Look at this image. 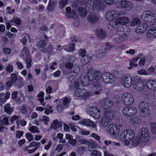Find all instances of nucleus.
<instances>
[{
	"mask_svg": "<svg viewBox=\"0 0 156 156\" xmlns=\"http://www.w3.org/2000/svg\"><path fill=\"white\" fill-rule=\"evenodd\" d=\"M119 24L117 28L116 34L114 37V41L118 43H121L127 40L130 32V28L125 24L129 23V19L126 16L118 17L116 19Z\"/></svg>",
	"mask_w": 156,
	"mask_h": 156,
	"instance_id": "f257e3e1",
	"label": "nucleus"
},
{
	"mask_svg": "<svg viewBox=\"0 0 156 156\" xmlns=\"http://www.w3.org/2000/svg\"><path fill=\"white\" fill-rule=\"evenodd\" d=\"M101 75V73L99 71H89L87 74L81 76L80 80L83 84L86 82L88 83L89 81H91L93 89L95 91H98L97 78H100Z\"/></svg>",
	"mask_w": 156,
	"mask_h": 156,
	"instance_id": "f03ea898",
	"label": "nucleus"
},
{
	"mask_svg": "<svg viewBox=\"0 0 156 156\" xmlns=\"http://www.w3.org/2000/svg\"><path fill=\"white\" fill-rule=\"evenodd\" d=\"M97 78V84L98 91H94V94L96 95H98L100 94V92L102 91V87L101 85L100 80L101 79H102L103 81L106 83H112L114 82V78L112 74H109L108 73L106 72L102 74L101 73V75L100 78Z\"/></svg>",
	"mask_w": 156,
	"mask_h": 156,
	"instance_id": "7ed1b4c3",
	"label": "nucleus"
},
{
	"mask_svg": "<svg viewBox=\"0 0 156 156\" xmlns=\"http://www.w3.org/2000/svg\"><path fill=\"white\" fill-rule=\"evenodd\" d=\"M137 136L138 139L141 142L146 143L149 141V131L147 128L140 129L138 131Z\"/></svg>",
	"mask_w": 156,
	"mask_h": 156,
	"instance_id": "20e7f679",
	"label": "nucleus"
},
{
	"mask_svg": "<svg viewBox=\"0 0 156 156\" xmlns=\"http://www.w3.org/2000/svg\"><path fill=\"white\" fill-rule=\"evenodd\" d=\"M21 52L23 58L26 61L27 68H30L31 66V58L28 49L26 47H24L22 50Z\"/></svg>",
	"mask_w": 156,
	"mask_h": 156,
	"instance_id": "39448f33",
	"label": "nucleus"
},
{
	"mask_svg": "<svg viewBox=\"0 0 156 156\" xmlns=\"http://www.w3.org/2000/svg\"><path fill=\"white\" fill-rule=\"evenodd\" d=\"M120 13L116 10H109L106 13L105 18L108 21H112L120 15Z\"/></svg>",
	"mask_w": 156,
	"mask_h": 156,
	"instance_id": "423d86ee",
	"label": "nucleus"
},
{
	"mask_svg": "<svg viewBox=\"0 0 156 156\" xmlns=\"http://www.w3.org/2000/svg\"><path fill=\"white\" fill-rule=\"evenodd\" d=\"M74 95L77 97H81L82 98L86 100L90 96L89 93L84 88H80L75 91Z\"/></svg>",
	"mask_w": 156,
	"mask_h": 156,
	"instance_id": "0eeeda50",
	"label": "nucleus"
},
{
	"mask_svg": "<svg viewBox=\"0 0 156 156\" xmlns=\"http://www.w3.org/2000/svg\"><path fill=\"white\" fill-rule=\"evenodd\" d=\"M155 17L154 15L149 11L143 12L142 15V19L145 22L150 23L153 22Z\"/></svg>",
	"mask_w": 156,
	"mask_h": 156,
	"instance_id": "6e6552de",
	"label": "nucleus"
},
{
	"mask_svg": "<svg viewBox=\"0 0 156 156\" xmlns=\"http://www.w3.org/2000/svg\"><path fill=\"white\" fill-rule=\"evenodd\" d=\"M122 98L124 104L126 105H131L134 102V98L133 95L129 93H124Z\"/></svg>",
	"mask_w": 156,
	"mask_h": 156,
	"instance_id": "1a4fd4ad",
	"label": "nucleus"
},
{
	"mask_svg": "<svg viewBox=\"0 0 156 156\" xmlns=\"http://www.w3.org/2000/svg\"><path fill=\"white\" fill-rule=\"evenodd\" d=\"M123 113L127 116L133 115L137 112L136 109L133 107H126L124 108L122 110Z\"/></svg>",
	"mask_w": 156,
	"mask_h": 156,
	"instance_id": "9d476101",
	"label": "nucleus"
},
{
	"mask_svg": "<svg viewBox=\"0 0 156 156\" xmlns=\"http://www.w3.org/2000/svg\"><path fill=\"white\" fill-rule=\"evenodd\" d=\"M132 82L131 77L128 74L123 76L121 80V83L123 86L127 88L131 86Z\"/></svg>",
	"mask_w": 156,
	"mask_h": 156,
	"instance_id": "9b49d317",
	"label": "nucleus"
},
{
	"mask_svg": "<svg viewBox=\"0 0 156 156\" xmlns=\"http://www.w3.org/2000/svg\"><path fill=\"white\" fill-rule=\"evenodd\" d=\"M120 8L124 9L127 11L131 10L133 7L132 3L126 0H121L119 2Z\"/></svg>",
	"mask_w": 156,
	"mask_h": 156,
	"instance_id": "f8f14e48",
	"label": "nucleus"
},
{
	"mask_svg": "<svg viewBox=\"0 0 156 156\" xmlns=\"http://www.w3.org/2000/svg\"><path fill=\"white\" fill-rule=\"evenodd\" d=\"M80 123L82 125L88 127H91L95 130H97V122H94L90 119H83L80 121Z\"/></svg>",
	"mask_w": 156,
	"mask_h": 156,
	"instance_id": "ddd939ff",
	"label": "nucleus"
},
{
	"mask_svg": "<svg viewBox=\"0 0 156 156\" xmlns=\"http://www.w3.org/2000/svg\"><path fill=\"white\" fill-rule=\"evenodd\" d=\"M133 84L134 88L137 91L142 90L144 88V84L140 79H136L133 82Z\"/></svg>",
	"mask_w": 156,
	"mask_h": 156,
	"instance_id": "4468645a",
	"label": "nucleus"
},
{
	"mask_svg": "<svg viewBox=\"0 0 156 156\" xmlns=\"http://www.w3.org/2000/svg\"><path fill=\"white\" fill-rule=\"evenodd\" d=\"M109 133L112 135H116L119 132V127L116 125L112 124L109 126L107 128Z\"/></svg>",
	"mask_w": 156,
	"mask_h": 156,
	"instance_id": "2eb2a0df",
	"label": "nucleus"
},
{
	"mask_svg": "<svg viewBox=\"0 0 156 156\" xmlns=\"http://www.w3.org/2000/svg\"><path fill=\"white\" fill-rule=\"evenodd\" d=\"M88 113L94 118H98L100 116V110L95 107H90L88 111Z\"/></svg>",
	"mask_w": 156,
	"mask_h": 156,
	"instance_id": "dca6fc26",
	"label": "nucleus"
},
{
	"mask_svg": "<svg viewBox=\"0 0 156 156\" xmlns=\"http://www.w3.org/2000/svg\"><path fill=\"white\" fill-rule=\"evenodd\" d=\"M69 103V99L67 98H64L62 101V104H58L57 106V109L58 112H61L64 109L67 108Z\"/></svg>",
	"mask_w": 156,
	"mask_h": 156,
	"instance_id": "f3484780",
	"label": "nucleus"
},
{
	"mask_svg": "<svg viewBox=\"0 0 156 156\" xmlns=\"http://www.w3.org/2000/svg\"><path fill=\"white\" fill-rule=\"evenodd\" d=\"M146 86L147 88L151 90H156V80H151L146 82Z\"/></svg>",
	"mask_w": 156,
	"mask_h": 156,
	"instance_id": "a211bd4d",
	"label": "nucleus"
},
{
	"mask_svg": "<svg viewBox=\"0 0 156 156\" xmlns=\"http://www.w3.org/2000/svg\"><path fill=\"white\" fill-rule=\"evenodd\" d=\"M96 56L97 58H100L104 56L107 53V48H100L96 52Z\"/></svg>",
	"mask_w": 156,
	"mask_h": 156,
	"instance_id": "6ab92c4d",
	"label": "nucleus"
},
{
	"mask_svg": "<svg viewBox=\"0 0 156 156\" xmlns=\"http://www.w3.org/2000/svg\"><path fill=\"white\" fill-rule=\"evenodd\" d=\"M147 39L152 41L156 37V30L151 29L148 30L147 33Z\"/></svg>",
	"mask_w": 156,
	"mask_h": 156,
	"instance_id": "aec40b11",
	"label": "nucleus"
},
{
	"mask_svg": "<svg viewBox=\"0 0 156 156\" xmlns=\"http://www.w3.org/2000/svg\"><path fill=\"white\" fill-rule=\"evenodd\" d=\"M115 116V112L112 110L106 111L105 112L104 116L105 117L111 121L114 119Z\"/></svg>",
	"mask_w": 156,
	"mask_h": 156,
	"instance_id": "412c9836",
	"label": "nucleus"
},
{
	"mask_svg": "<svg viewBox=\"0 0 156 156\" xmlns=\"http://www.w3.org/2000/svg\"><path fill=\"white\" fill-rule=\"evenodd\" d=\"M95 3L96 0H88L86 4V8L92 10H94L96 8Z\"/></svg>",
	"mask_w": 156,
	"mask_h": 156,
	"instance_id": "4be33fe9",
	"label": "nucleus"
},
{
	"mask_svg": "<svg viewBox=\"0 0 156 156\" xmlns=\"http://www.w3.org/2000/svg\"><path fill=\"white\" fill-rule=\"evenodd\" d=\"M96 33L97 37L100 39H104L106 36L105 31L102 29L97 30Z\"/></svg>",
	"mask_w": 156,
	"mask_h": 156,
	"instance_id": "5701e85b",
	"label": "nucleus"
},
{
	"mask_svg": "<svg viewBox=\"0 0 156 156\" xmlns=\"http://www.w3.org/2000/svg\"><path fill=\"white\" fill-rule=\"evenodd\" d=\"M113 104V101L108 98L105 99L102 101V106L105 109L110 108L112 106Z\"/></svg>",
	"mask_w": 156,
	"mask_h": 156,
	"instance_id": "b1692460",
	"label": "nucleus"
},
{
	"mask_svg": "<svg viewBox=\"0 0 156 156\" xmlns=\"http://www.w3.org/2000/svg\"><path fill=\"white\" fill-rule=\"evenodd\" d=\"M147 29V25L146 23H142L137 27L135 31L136 33L141 34L144 32Z\"/></svg>",
	"mask_w": 156,
	"mask_h": 156,
	"instance_id": "393cba45",
	"label": "nucleus"
},
{
	"mask_svg": "<svg viewBox=\"0 0 156 156\" xmlns=\"http://www.w3.org/2000/svg\"><path fill=\"white\" fill-rule=\"evenodd\" d=\"M99 18V16L98 15L91 14L88 16L87 20L89 22L94 23L98 20Z\"/></svg>",
	"mask_w": 156,
	"mask_h": 156,
	"instance_id": "a878e982",
	"label": "nucleus"
},
{
	"mask_svg": "<svg viewBox=\"0 0 156 156\" xmlns=\"http://www.w3.org/2000/svg\"><path fill=\"white\" fill-rule=\"evenodd\" d=\"M96 8L99 11H102L105 7L103 2L101 0H96Z\"/></svg>",
	"mask_w": 156,
	"mask_h": 156,
	"instance_id": "bb28decb",
	"label": "nucleus"
},
{
	"mask_svg": "<svg viewBox=\"0 0 156 156\" xmlns=\"http://www.w3.org/2000/svg\"><path fill=\"white\" fill-rule=\"evenodd\" d=\"M150 104L147 101H143L140 102L138 107L140 110L149 109Z\"/></svg>",
	"mask_w": 156,
	"mask_h": 156,
	"instance_id": "cd10ccee",
	"label": "nucleus"
},
{
	"mask_svg": "<svg viewBox=\"0 0 156 156\" xmlns=\"http://www.w3.org/2000/svg\"><path fill=\"white\" fill-rule=\"evenodd\" d=\"M151 114V111L149 109H145L140 110L139 114L142 117H146L149 116Z\"/></svg>",
	"mask_w": 156,
	"mask_h": 156,
	"instance_id": "c85d7f7f",
	"label": "nucleus"
},
{
	"mask_svg": "<svg viewBox=\"0 0 156 156\" xmlns=\"http://www.w3.org/2000/svg\"><path fill=\"white\" fill-rule=\"evenodd\" d=\"M109 21L107 25L108 27L109 30H114L116 27H118L119 25L118 23H117L116 20L114 22L112 21Z\"/></svg>",
	"mask_w": 156,
	"mask_h": 156,
	"instance_id": "c756f323",
	"label": "nucleus"
},
{
	"mask_svg": "<svg viewBox=\"0 0 156 156\" xmlns=\"http://www.w3.org/2000/svg\"><path fill=\"white\" fill-rule=\"evenodd\" d=\"M66 16L68 18H72L73 19H76L77 18V15L76 13V11L73 10L69 12H67L66 14Z\"/></svg>",
	"mask_w": 156,
	"mask_h": 156,
	"instance_id": "7c9ffc66",
	"label": "nucleus"
},
{
	"mask_svg": "<svg viewBox=\"0 0 156 156\" xmlns=\"http://www.w3.org/2000/svg\"><path fill=\"white\" fill-rule=\"evenodd\" d=\"M82 57V58L81 59V62L83 66H85L87 64L92 58L91 56L87 55Z\"/></svg>",
	"mask_w": 156,
	"mask_h": 156,
	"instance_id": "2f4dec72",
	"label": "nucleus"
},
{
	"mask_svg": "<svg viewBox=\"0 0 156 156\" xmlns=\"http://www.w3.org/2000/svg\"><path fill=\"white\" fill-rule=\"evenodd\" d=\"M79 14L82 17H85L87 16V12L86 9L82 7H79L78 9Z\"/></svg>",
	"mask_w": 156,
	"mask_h": 156,
	"instance_id": "473e14b6",
	"label": "nucleus"
},
{
	"mask_svg": "<svg viewBox=\"0 0 156 156\" xmlns=\"http://www.w3.org/2000/svg\"><path fill=\"white\" fill-rule=\"evenodd\" d=\"M110 121L109 119L104 116L101 120L100 124L102 127H105L109 124Z\"/></svg>",
	"mask_w": 156,
	"mask_h": 156,
	"instance_id": "72a5a7b5",
	"label": "nucleus"
},
{
	"mask_svg": "<svg viewBox=\"0 0 156 156\" xmlns=\"http://www.w3.org/2000/svg\"><path fill=\"white\" fill-rule=\"evenodd\" d=\"M4 109L5 112L8 114H10L13 111L14 108H11L10 105L9 104H7L4 106Z\"/></svg>",
	"mask_w": 156,
	"mask_h": 156,
	"instance_id": "f704fd0d",
	"label": "nucleus"
},
{
	"mask_svg": "<svg viewBox=\"0 0 156 156\" xmlns=\"http://www.w3.org/2000/svg\"><path fill=\"white\" fill-rule=\"evenodd\" d=\"M79 83L78 82L72 80L69 85V87L71 90L74 89L78 88Z\"/></svg>",
	"mask_w": 156,
	"mask_h": 156,
	"instance_id": "c9c22d12",
	"label": "nucleus"
},
{
	"mask_svg": "<svg viewBox=\"0 0 156 156\" xmlns=\"http://www.w3.org/2000/svg\"><path fill=\"white\" fill-rule=\"evenodd\" d=\"M58 123V121L57 119L55 120L51 123V128L55 129H56L58 127H60L62 125L60 123Z\"/></svg>",
	"mask_w": 156,
	"mask_h": 156,
	"instance_id": "e433bc0d",
	"label": "nucleus"
},
{
	"mask_svg": "<svg viewBox=\"0 0 156 156\" xmlns=\"http://www.w3.org/2000/svg\"><path fill=\"white\" fill-rule=\"evenodd\" d=\"M44 95V92L42 91H41L39 94L37 95V97L38 98H39L37 99V100L39 101H40L41 103L43 105H45V103L43 102V101L44 100V98H43Z\"/></svg>",
	"mask_w": 156,
	"mask_h": 156,
	"instance_id": "4c0bfd02",
	"label": "nucleus"
},
{
	"mask_svg": "<svg viewBox=\"0 0 156 156\" xmlns=\"http://www.w3.org/2000/svg\"><path fill=\"white\" fill-rule=\"evenodd\" d=\"M126 130L122 132L120 135V138L121 140L125 141V140H128L127 138L128 136L127 135Z\"/></svg>",
	"mask_w": 156,
	"mask_h": 156,
	"instance_id": "58836bf2",
	"label": "nucleus"
},
{
	"mask_svg": "<svg viewBox=\"0 0 156 156\" xmlns=\"http://www.w3.org/2000/svg\"><path fill=\"white\" fill-rule=\"evenodd\" d=\"M75 44L74 43H72L71 44L69 45V46H66L65 49L66 51L70 52L75 49Z\"/></svg>",
	"mask_w": 156,
	"mask_h": 156,
	"instance_id": "ea45409f",
	"label": "nucleus"
},
{
	"mask_svg": "<svg viewBox=\"0 0 156 156\" xmlns=\"http://www.w3.org/2000/svg\"><path fill=\"white\" fill-rule=\"evenodd\" d=\"M127 133V135L128 136L127 138L128 140H131L132 139L135 135L134 132L131 129L126 130Z\"/></svg>",
	"mask_w": 156,
	"mask_h": 156,
	"instance_id": "a19ab883",
	"label": "nucleus"
},
{
	"mask_svg": "<svg viewBox=\"0 0 156 156\" xmlns=\"http://www.w3.org/2000/svg\"><path fill=\"white\" fill-rule=\"evenodd\" d=\"M46 41L43 40H41L37 44V46L38 48H43L46 46Z\"/></svg>",
	"mask_w": 156,
	"mask_h": 156,
	"instance_id": "79ce46f5",
	"label": "nucleus"
},
{
	"mask_svg": "<svg viewBox=\"0 0 156 156\" xmlns=\"http://www.w3.org/2000/svg\"><path fill=\"white\" fill-rule=\"evenodd\" d=\"M68 3V0H62L59 3V7L61 8H62L66 5Z\"/></svg>",
	"mask_w": 156,
	"mask_h": 156,
	"instance_id": "37998d69",
	"label": "nucleus"
},
{
	"mask_svg": "<svg viewBox=\"0 0 156 156\" xmlns=\"http://www.w3.org/2000/svg\"><path fill=\"white\" fill-rule=\"evenodd\" d=\"M29 129L31 132L33 133H39L40 132L37 126H32L30 127L29 128Z\"/></svg>",
	"mask_w": 156,
	"mask_h": 156,
	"instance_id": "c03bdc74",
	"label": "nucleus"
},
{
	"mask_svg": "<svg viewBox=\"0 0 156 156\" xmlns=\"http://www.w3.org/2000/svg\"><path fill=\"white\" fill-rule=\"evenodd\" d=\"M140 23V21L138 19L135 18L133 19L130 23V25L133 26H134L139 23Z\"/></svg>",
	"mask_w": 156,
	"mask_h": 156,
	"instance_id": "a18cd8bd",
	"label": "nucleus"
},
{
	"mask_svg": "<svg viewBox=\"0 0 156 156\" xmlns=\"http://www.w3.org/2000/svg\"><path fill=\"white\" fill-rule=\"evenodd\" d=\"M1 123L3 124V125L8 126L9 124L8 118L7 117H4L2 120L0 119Z\"/></svg>",
	"mask_w": 156,
	"mask_h": 156,
	"instance_id": "49530a36",
	"label": "nucleus"
},
{
	"mask_svg": "<svg viewBox=\"0 0 156 156\" xmlns=\"http://www.w3.org/2000/svg\"><path fill=\"white\" fill-rule=\"evenodd\" d=\"M132 142L134 145H137L138 144H142L144 143L143 142H141L138 138V136L136 138L132 139Z\"/></svg>",
	"mask_w": 156,
	"mask_h": 156,
	"instance_id": "de8ad7c7",
	"label": "nucleus"
},
{
	"mask_svg": "<svg viewBox=\"0 0 156 156\" xmlns=\"http://www.w3.org/2000/svg\"><path fill=\"white\" fill-rule=\"evenodd\" d=\"M56 4H53L49 3L47 9L48 11H52L54 9L55 6Z\"/></svg>",
	"mask_w": 156,
	"mask_h": 156,
	"instance_id": "09e8293b",
	"label": "nucleus"
},
{
	"mask_svg": "<svg viewBox=\"0 0 156 156\" xmlns=\"http://www.w3.org/2000/svg\"><path fill=\"white\" fill-rule=\"evenodd\" d=\"M90 156H101V153L99 151L95 150L91 153Z\"/></svg>",
	"mask_w": 156,
	"mask_h": 156,
	"instance_id": "8fccbe9b",
	"label": "nucleus"
},
{
	"mask_svg": "<svg viewBox=\"0 0 156 156\" xmlns=\"http://www.w3.org/2000/svg\"><path fill=\"white\" fill-rule=\"evenodd\" d=\"M80 70V67L77 65H74L73 66V72L75 73H79Z\"/></svg>",
	"mask_w": 156,
	"mask_h": 156,
	"instance_id": "3c124183",
	"label": "nucleus"
},
{
	"mask_svg": "<svg viewBox=\"0 0 156 156\" xmlns=\"http://www.w3.org/2000/svg\"><path fill=\"white\" fill-rule=\"evenodd\" d=\"M41 144L40 143L37 142H34L31 143L29 145L30 147H32L33 146H37L38 147H39L40 146Z\"/></svg>",
	"mask_w": 156,
	"mask_h": 156,
	"instance_id": "603ef678",
	"label": "nucleus"
},
{
	"mask_svg": "<svg viewBox=\"0 0 156 156\" xmlns=\"http://www.w3.org/2000/svg\"><path fill=\"white\" fill-rule=\"evenodd\" d=\"M25 136L28 140L29 142L31 141L33 139L34 136L33 135L30 133H26L25 135Z\"/></svg>",
	"mask_w": 156,
	"mask_h": 156,
	"instance_id": "864d4df0",
	"label": "nucleus"
},
{
	"mask_svg": "<svg viewBox=\"0 0 156 156\" xmlns=\"http://www.w3.org/2000/svg\"><path fill=\"white\" fill-rule=\"evenodd\" d=\"M86 52V50L85 49H81L79 50L78 54L82 57L85 56V54Z\"/></svg>",
	"mask_w": 156,
	"mask_h": 156,
	"instance_id": "5fc2aeb1",
	"label": "nucleus"
},
{
	"mask_svg": "<svg viewBox=\"0 0 156 156\" xmlns=\"http://www.w3.org/2000/svg\"><path fill=\"white\" fill-rule=\"evenodd\" d=\"M66 67L67 69H71L73 67V63L72 62H68L65 64Z\"/></svg>",
	"mask_w": 156,
	"mask_h": 156,
	"instance_id": "6e6d98bb",
	"label": "nucleus"
},
{
	"mask_svg": "<svg viewBox=\"0 0 156 156\" xmlns=\"http://www.w3.org/2000/svg\"><path fill=\"white\" fill-rule=\"evenodd\" d=\"M6 70L9 73L12 72L13 70V68L12 65L8 64L6 67Z\"/></svg>",
	"mask_w": 156,
	"mask_h": 156,
	"instance_id": "4d7b16f0",
	"label": "nucleus"
},
{
	"mask_svg": "<svg viewBox=\"0 0 156 156\" xmlns=\"http://www.w3.org/2000/svg\"><path fill=\"white\" fill-rule=\"evenodd\" d=\"M91 136L94 138V139H96V140H98V143H101V141L100 140V137L98 136V135L96 134L95 133H92L91 135Z\"/></svg>",
	"mask_w": 156,
	"mask_h": 156,
	"instance_id": "13d9d810",
	"label": "nucleus"
},
{
	"mask_svg": "<svg viewBox=\"0 0 156 156\" xmlns=\"http://www.w3.org/2000/svg\"><path fill=\"white\" fill-rule=\"evenodd\" d=\"M151 130L154 134L156 133V123H153L151 125Z\"/></svg>",
	"mask_w": 156,
	"mask_h": 156,
	"instance_id": "bf43d9fd",
	"label": "nucleus"
},
{
	"mask_svg": "<svg viewBox=\"0 0 156 156\" xmlns=\"http://www.w3.org/2000/svg\"><path fill=\"white\" fill-rule=\"evenodd\" d=\"M10 78L11 80L13 82L16 81L17 80V76L16 75L15 73H12L11 75Z\"/></svg>",
	"mask_w": 156,
	"mask_h": 156,
	"instance_id": "052dcab7",
	"label": "nucleus"
},
{
	"mask_svg": "<svg viewBox=\"0 0 156 156\" xmlns=\"http://www.w3.org/2000/svg\"><path fill=\"white\" fill-rule=\"evenodd\" d=\"M11 50L10 49L7 48H5L3 49V52L5 54H9L11 52Z\"/></svg>",
	"mask_w": 156,
	"mask_h": 156,
	"instance_id": "680f3d73",
	"label": "nucleus"
},
{
	"mask_svg": "<svg viewBox=\"0 0 156 156\" xmlns=\"http://www.w3.org/2000/svg\"><path fill=\"white\" fill-rule=\"evenodd\" d=\"M105 2L108 5H112L114 3V0H104Z\"/></svg>",
	"mask_w": 156,
	"mask_h": 156,
	"instance_id": "e2e57ef3",
	"label": "nucleus"
},
{
	"mask_svg": "<svg viewBox=\"0 0 156 156\" xmlns=\"http://www.w3.org/2000/svg\"><path fill=\"white\" fill-rule=\"evenodd\" d=\"M23 132L20 131L18 130L16 131V137L18 138H20L23 134Z\"/></svg>",
	"mask_w": 156,
	"mask_h": 156,
	"instance_id": "0e129e2a",
	"label": "nucleus"
},
{
	"mask_svg": "<svg viewBox=\"0 0 156 156\" xmlns=\"http://www.w3.org/2000/svg\"><path fill=\"white\" fill-rule=\"evenodd\" d=\"M16 122L18 124L20 123L22 126H25L27 124V122L24 120H19L16 121Z\"/></svg>",
	"mask_w": 156,
	"mask_h": 156,
	"instance_id": "69168bd1",
	"label": "nucleus"
},
{
	"mask_svg": "<svg viewBox=\"0 0 156 156\" xmlns=\"http://www.w3.org/2000/svg\"><path fill=\"white\" fill-rule=\"evenodd\" d=\"M42 120L45 122V124L47 125L48 124V122L49 121V119L45 116H43L42 117Z\"/></svg>",
	"mask_w": 156,
	"mask_h": 156,
	"instance_id": "338daca9",
	"label": "nucleus"
},
{
	"mask_svg": "<svg viewBox=\"0 0 156 156\" xmlns=\"http://www.w3.org/2000/svg\"><path fill=\"white\" fill-rule=\"evenodd\" d=\"M5 96V93H1L0 94V101L3 102L6 99Z\"/></svg>",
	"mask_w": 156,
	"mask_h": 156,
	"instance_id": "774afa93",
	"label": "nucleus"
}]
</instances>
